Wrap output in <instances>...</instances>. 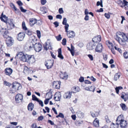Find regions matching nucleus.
I'll return each instance as SVG.
<instances>
[{
    "mask_svg": "<svg viewBox=\"0 0 128 128\" xmlns=\"http://www.w3.org/2000/svg\"><path fill=\"white\" fill-rule=\"evenodd\" d=\"M24 55L22 52H20L16 55V56L20 58L22 55Z\"/></svg>",
    "mask_w": 128,
    "mask_h": 128,
    "instance_id": "obj_45",
    "label": "nucleus"
},
{
    "mask_svg": "<svg viewBox=\"0 0 128 128\" xmlns=\"http://www.w3.org/2000/svg\"><path fill=\"white\" fill-rule=\"evenodd\" d=\"M102 45L101 44H98L95 49V51L99 52H100L102 51Z\"/></svg>",
    "mask_w": 128,
    "mask_h": 128,
    "instance_id": "obj_8",
    "label": "nucleus"
},
{
    "mask_svg": "<svg viewBox=\"0 0 128 128\" xmlns=\"http://www.w3.org/2000/svg\"><path fill=\"white\" fill-rule=\"evenodd\" d=\"M4 85H6V86H10L11 85L10 84L6 81H4Z\"/></svg>",
    "mask_w": 128,
    "mask_h": 128,
    "instance_id": "obj_51",
    "label": "nucleus"
},
{
    "mask_svg": "<svg viewBox=\"0 0 128 128\" xmlns=\"http://www.w3.org/2000/svg\"><path fill=\"white\" fill-rule=\"evenodd\" d=\"M16 3L19 6H22L23 4L22 2L20 0H18L17 1Z\"/></svg>",
    "mask_w": 128,
    "mask_h": 128,
    "instance_id": "obj_52",
    "label": "nucleus"
},
{
    "mask_svg": "<svg viewBox=\"0 0 128 128\" xmlns=\"http://www.w3.org/2000/svg\"><path fill=\"white\" fill-rule=\"evenodd\" d=\"M72 92H67L64 95V97L66 99L70 98L72 96Z\"/></svg>",
    "mask_w": 128,
    "mask_h": 128,
    "instance_id": "obj_15",
    "label": "nucleus"
},
{
    "mask_svg": "<svg viewBox=\"0 0 128 128\" xmlns=\"http://www.w3.org/2000/svg\"><path fill=\"white\" fill-rule=\"evenodd\" d=\"M39 104L42 107L44 106L43 102L41 100H39L38 101H37Z\"/></svg>",
    "mask_w": 128,
    "mask_h": 128,
    "instance_id": "obj_56",
    "label": "nucleus"
},
{
    "mask_svg": "<svg viewBox=\"0 0 128 128\" xmlns=\"http://www.w3.org/2000/svg\"><path fill=\"white\" fill-rule=\"evenodd\" d=\"M23 100V96L22 95L18 94L16 96L15 101L16 103H19L22 102Z\"/></svg>",
    "mask_w": 128,
    "mask_h": 128,
    "instance_id": "obj_4",
    "label": "nucleus"
},
{
    "mask_svg": "<svg viewBox=\"0 0 128 128\" xmlns=\"http://www.w3.org/2000/svg\"><path fill=\"white\" fill-rule=\"evenodd\" d=\"M58 82H54L53 86H55V88H56L59 89L60 88V86L59 84H58Z\"/></svg>",
    "mask_w": 128,
    "mask_h": 128,
    "instance_id": "obj_31",
    "label": "nucleus"
},
{
    "mask_svg": "<svg viewBox=\"0 0 128 128\" xmlns=\"http://www.w3.org/2000/svg\"><path fill=\"white\" fill-rule=\"evenodd\" d=\"M119 123L116 122V124H115L114 123H112V124L111 125V128H118Z\"/></svg>",
    "mask_w": 128,
    "mask_h": 128,
    "instance_id": "obj_33",
    "label": "nucleus"
},
{
    "mask_svg": "<svg viewBox=\"0 0 128 128\" xmlns=\"http://www.w3.org/2000/svg\"><path fill=\"white\" fill-rule=\"evenodd\" d=\"M58 56L61 59H63L64 57L62 54V51L61 48H59L58 50Z\"/></svg>",
    "mask_w": 128,
    "mask_h": 128,
    "instance_id": "obj_23",
    "label": "nucleus"
},
{
    "mask_svg": "<svg viewBox=\"0 0 128 128\" xmlns=\"http://www.w3.org/2000/svg\"><path fill=\"white\" fill-rule=\"evenodd\" d=\"M56 38L57 40L60 41L61 40L62 37H61V35L60 34H59L58 36H56Z\"/></svg>",
    "mask_w": 128,
    "mask_h": 128,
    "instance_id": "obj_49",
    "label": "nucleus"
},
{
    "mask_svg": "<svg viewBox=\"0 0 128 128\" xmlns=\"http://www.w3.org/2000/svg\"><path fill=\"white\" fill-rule=\"evenodd\" d=\"M48 48L50 50H52V49L51 45L50 43H49L48 46V44L46 42L45 46H44V48L46 50H48Z\"/></svg>",
    "mask_w": 128,
    "mask_h": 128,
    "instance_id": "obj_21",
    "label": "nucleus"
},
{
    "mask_svg": "<svg viewBox=\"0 0 128 128\" xmlns=\"http://www.w3.org/2000/svg\"><path fill=\"white\" fill-rule=\"evenodd\" d=\"M116 36L115 37L116 40L120 44L122 45L125 44L126 39L127 37L124 34L119 32L116 33Z\"/></svg>",
    "mask_w": 128,
    "mask_h": 128,
    "instance_id": "obj_1",
    "label": "nucleus"
},
{
    "mask_svg": "<svg viewBox=\"0 0 128 128\" xmlns=\"http://www.w3.org/2000/svg\"><path fill=\"white\" fill-rule=\"evenodd\" d=\"M73 92H72L74 93H76L78 92L80 90V89L78 87H74L72 88Z\"/></svg>",
    "mask_w": 128,
    "mask_h": 128,
    "instance_id": "obj_27",
    "label": "nucleus"
},
{
    "mask_svg": "<svg viewBox=\"0 0 128 128\" xmlns=\"http://www.w3.org/2000/svg\"><path fill=\"white\" fill-rule=\"evenodd\" d=\"M88 56L91 60H93V58L92 55L89 54L88 55Z\"/></svg>",
    "mask_w": 128,
    "mask_h": 128,
    "instance_id": "obj_60",
    "label": "nucleus"
},
{
    "mask_svg": "<svg viewBox=\"0 0 128 128\" xmlns=\"http://www.w3.org/2000/svg\"><path fill=\"white\" fill-rule=\"evenodd\" d=\"M27 62L30 64H32L35 62V59L33 57L29 56Z\"/></svg>",
    "mask_w": 128,
    "mask_h": 128,
    "instance_id": "obj_18",
    "label": "nucleus"
},
{
    "mask_svg": "<svg viewBox=\"0 0 128 128\" xmlns=\"http://www.w3.org/2000/svg\"><path fill=\"white\" fill-rule=\"evenodd\" d=\"M0 19L2 21L6 23L7 22V20L8 17H7L5 15H4L3 12L2 13L1 15Z\"/></svg>",
    "mask_w": 128,
    "mask_h": 128,
    "instance_id": "obj_14",
    "label": "nucleus"
},
{
    "mask_svg": "<svg viewBox=\"0 0 128 128\" xmlns=\"http://www.w3.org/2000/svg\"><path fill=\"white\" fill-rule=\"evenodd\" d=\"M120 75V73H116L114 75V80L115 81H116L119 78Z\"/></svg>",
    "mask_w": 128,
    "mask_h": 128,
    "instance_id": "obj_26",
    "label": "nucleus"
},
{
    "mask_svg": "<svg viewBox=\"0 0 128 128\" xmlns=\"http://www.w3.org/2000/svg\"><path fill=\"white\" fill-rule=\"evenodd\" d=\"M120 105L123 110H126L127 109V108L125 104L122 103L120 104Z\"/></svg>",
    "mask_w": 128,
    "mask_h": 128,
    "instance_id": "obj_30",
    "label": "nucleus"
},
{
    "mask_svg": "<svg viewBox=\"0 0 128 128\" xmlns=\"http://www.w3.org/2000/svg\"><path fill=\"white\" fill-rule=\"evenodd\" d=\"M58 12L60 14H63L64 12L62 8H60L58 10Z\"/></svg>",
    "mask_w": 128,
    "mask_h": 128,
    "instance_id": "obj_57",
    "label": "nucleus"
},
{
    "mask_svg": "<svg viewBox=\"0 0 128 128\" xmlns=\"http://www.w3.org/2000/svg\"><path fill=\"white\" fill-rule=\"evenodd\" d=\"M90 113L92 116L94 118L98 116L99 115V112H95V113L90 112Z\"/></svg>",
    "mask_w": 128,
    "mask_h": 128,
    "instance_id": "obj_22",
    "label": "nucleus"
},
{
    "mask_svg": "<svg viewBox=\"0 0 128 128\" xmlns=\"http://www.w3.org/2000/svg\"><path fill=\"white\" fill-rule=\"evenodd\" d=\"M46 8L45 7H43L40 8V10L42 11H43V13H46V12L45 11V10L46 9Z\"/></svg>",
    "mask_w": 128,
    "mask_h": 128,
    "instance_id": "obj_54",
    "label": "nucleus"
},
{
    "mask_svg": "<svg viewBox=\"0 0 128 128\" xmlns=\"http://www.w3.org/2000/svg\"><path fill=\"white\" fill-rule=\"evenodd\" d=\"M25 30L26 33L28 35L30 36L32 34V32L30 30H28L27 29L26 30Z\"/></svg>",
    "mask_w": 128,
    "mask_h": 128,
    "instance_id": "obj_40",
    "label": "nucleus"
},
{
    "mask_svg": "<svg viewBox=\"0 0 128 128\" xmlns=\"http://www.w3.org/2000/svg\"><path fill=\"white\" fill-rule=\"evenodd\" d=\"M61 94L60 93L58 92L56 93L54 95V99L56 101H59L61 98Z\"/></svg>",
    "mask_w": 128,
    "mask_h": 128,
    "instance_id": "obj_7",
    "label": "nucleus"
},
{
    "mask_svg": "<svg viewBox=\"0 0 128 128\" xmlns=\"http://www.w3.org/2000/svg\"><path fill=\"white\" fill-rule=\"evenodd\" d=\"M25 36V34L24 32H20L18 34L17 39L18 40L22 41L23 40Z\"/></svg>",
    "mask_w": 128,
    "mask_h": 128,
    "instance_id": "obj_6",
    "label": "nucleus"
},
{
    "mask_svg": "<svg viewBox=\"0 0 128 128\" xmlns=\"http://www.w3.org/2000/svg\"><path fill=\"white\" fill-rule=\"evenodd\" d=\"M37 34L38 38H40L41 37V34L40 31L38 30H37L36 31Z\"/></svg>",
    "mask_w": 128,
    "mask_h": 128,
    "instance_id": "obj_50",
    "label": "nucleus"
},
{
    "mask_svg": "<svg viewBox=\"0 0 128 128\" xmlns=\"http://www.w3.org/2000/svg\"><path fill=\"white\" fill-rule=\"evenodd\" d=\"M67 20L66 18H63V21L62 22V24L63 25H66L68 24H67Z\"/></svg>",
    "mask_w": 128,
    "mask_h": 128,
    "instance_id": "obj_44",
    "label": "nucleus"
},
{
    "mask_svg": "<svg viewBox=\"0 0 128 128\" xmlns=\"http://www.w3.org/2000/svg\"><path fill=\"white\" fill-rule=\"evenodd\" d=\"M123 3H122V4L123 5L124 4V6H127L128 3V2H127L125 0H123Z\"/></svg>",
    "mask_w": 128,
    "mask_h": 128,
    "instance_id": "obj_58",
    "label": "nucleus"
},
{
    "mask_svg": "<svg viewBox=\"0 0 128 128\" xmlns=\"http://www.w3.org/2000/svg\"><path fill=\"white\" fill-rule=\"evenodd\" d=\"M120 125L122 128H126L127 125V121L126 120H122V121L120 122L119 124Z\"/></svg>",
    "mask_w": 128,
    "mask_h": 128,
    "instance_id": "obj_9",
    "label": "nucleus"
},
{
    "mask_svg": "<svg viewBox=\"0 0 128 128\" xmlns=\"http://www.w3.org/2000/svg\"><path fill=\"white\" fill-rule=\"evenodd\" d=\"M20 8L21 11L22 12H25L27 11V10H26L24 9L22 6H20Z\"/></svg>",
    "mask_w": 128,
    "mask_h": 128,
    "instance_id": "obj_53",
    "label": "nucleus"
},
{
    "mask_svg": "<svg viewBox=\"0 0 128 128\" xmlns=\"http://www.w3.org/2000/svg\"><path fill=\"white\" fill-rule=\"evenodd\" d=\"M104 16L105 17L108 19H109L110 17V15L109 14L106 13L105 14Z\"/></svg>",
    "mask_w": 128,
    "mask_h": 128,
    "instance_id": "obj_62",
    "label": "nucleus"
},
{
    "mask_svg": "<svg viewBox=\"0 0 128 128\" xmlns=\"http://www.w3.org/2000/svg\"><path fill=\"white\" fill-rule=\"evenodd\" d=\"M59 117H60L61 118H64V115L62 113H60L59 114L56 116V118H58Z\"/></svg>",
    "mask_w": 128,
    "mask_h": 128,
    "instance_id": "obj_37",
    "label": "nucleus"
},
{
    "mask_svg": "<svg viewBox=\"0 0 128 128\" xmlns=\"http://www.w3.org/2000/svg\"><path fill=\"white\" fill-rule=\"evenodd\" d=\"M29 70L28 68L26 66H24V72L25 73L27 72Z\"/></svg>",
    "mask_w": 128,
    "mask_h": 128,
    "instance_id": "obj_47",
    "label": "nucleus"
},
{
    "mask_svg": "<svg viewBox=\"0 0 128 128\" xmlns=\"http://www.w3.org/2000/svg\"><path fill=\"white\" fill-rule=\"evenodd\" d=\"M5 70L6 74L9 76L10 75L12 72V70L10 68H7Z\"/></svg>",
    "mask_w": 128,
    "mask_h": 128,
    "instance_id": "obj_17",
    "label": "nucleus"
},
{
    "mask_svg": "<svg viewBox=\"0 0 128 128\" xmlns=\"http://www.w3.org/2000/svg\"><path fill=\"white\" fill-rule=\"evenodd\" d=\"M34 108V104L32 103H30L28 106V110H32Z\"/></svg>",
    "mask_w": 128,
    "mask_h": 128,
    "instance_id": "obj_25",
    "label": "nucleus"
},
{
    "mask_svg": "<svg viewBox=\"0 0 128 128\" xmlns=\"http://www.w3.org/2000/svg\"><path fill=\"white\" fill-rule=\"evenodd\" d=\"M10 7L14 9L15 11L17 10V8L15 5L12 3H10Z\"/></svg>",
    "mask_w": 128,
    "mask_h": 128,
    "instance_id": "obj_39",
    "label": "nucleus"
},
{
    "mask_svg": "<svg viewBox=\"0 0 128 128\" xmlns=\"http://www.w3.org/2000/svg\"><path fill=\"white\" fill-rule=\"evenodd\" d=\"M79 81L80 82H82L84 81V77L81 76L79 79Z\"/></svg>",
    "mask_w": 128,
    "mask_h": 128,
    "instance_id": "obj_63",
    "label": "nucleus"
},
{
    "mask_svg": "<svg viewBox=\"0 0 128 128\" xmlns=\"http://www.w3.org/2000/svg\"><path fill=\"white\" fill-rule=\"evenodd\" d=\"M30 128H38V127L36 123H33L31 125Z\"/></svg>",
    "mask_w": 128,
    "mask_h": 128,
    "instance_id": "obj_48",
    "label": "nucleus"
},
{
    "mask_svg": "<svg viewBox=\"0 0 128 128\" xmlns=\"http://www.w3.org/2000/svg\"><path fill=\"white\" fill-rule=\"evenodd\" d=\"M56 18L61 19L62 18V16L58 14L56 16Z\"/></svg>",
    "mask_w": 128,
    "mask_h": 128,
    "instance_id": "obj_64",
    "label": "nucleus"
},
{
    "mask_svg": "<svg viewBox=\"0 0 128 128\" xmlns=\"http://www.w3.org/2000/svg\"><path fill=\"white\" fill-rule=\"evenodd\" d=\"M12 88H14L15 90H18L21 88L20 84L16 82H14L12 84Z\"/></svg>",
    "mask_w": 128,
    "mask_h": 128,
    "instance_id": "obj_3",
    "label": "nucleus"
},
{
    "mask_svg": "<svg viewBox=\"0 0 128 128\" xmlns=\"http://www.w3.org/2000/svg\"><path fill=\"white\" fill-rule=\"evenodd\" d=\"M54 24L55 25V27L56 28L58 27L59 26V23L57 21L54 22Z\"/></svg>",
    "mask_w": 128,
    "mask_h": 128,
    "instance_id": "obj_61",
    "label": "nucleus"
},
{
    "mask_svg": "<svg viewBox=\"0 0 128 128\" xmlns=\"http://www.w3.org/2000/svg\"><path fill=\"white\" fill-rule=\"evenodd\" d=\"M29 56L27 54H24L22 55L20 58L21 60L24 62H27Z\"/></svg>",
    "mask_w": 128,
    "mask_h": 128,
    "instance_id": "obj_13",
    "label": "nucleus"
},
{
    "mask_svg": "<svg viewBox=\"0 0 128 128\" xmlns=\"http://www.w3.org/2000/svg\"><path fill=\"white\" fill-rule=\"evenodd\" d=\"M54 64L53 60H49L47 61L45 64V65L47 69H50L51 68Z\"/></svg>",
    "mask_w": 128,
    "mask_h": 128,
    "instance_id": "obj_5",
    "label": "nucleus"
},
{
    "mask_svg": "<svg viewBox=\"0 0 128 128\" xmlns=\"http://www.w3.org/2000/svg\"><path fill=\"white\" fill-rule=\"evenodd\" d=\"M68 75L66 72L63 73L61 72L60 74V77L62 79H67L68 78Z\"/></svg>",
    "mask_w": 128,
    "mask_h": 128,
    "instance_id": "obj_11",
    "label": "nucleus"
},
{
    "mask_svg": "<svg viewBox=\"0 0 128 128\" xmlns=\"http://www.w3.org/2000/svg\"><path fill=\"white\" fill-rule=\"evenodd\" d=\"M36 22V19L32 18L29 19L30 24V26H33Z\"/></svg>",
    "mask_w": 128,
    "mask_h": 128,
    "instance_id": "obj_12",
    "label": "nucleus"
},
{
    "mask_svg": "<svg viewBox=\"0 0 128 128\" xmlns=\"http://www.w3.org/2000/svg\"><path fill=\"white\" fill-rule=\"evenodd\" d=\"M46 95L47 96H48V99L50 100L52 98V93L48 92L46 94Z\"/></svg>",
    "mask_w": 128,
    "mask_h": 128,
    "instance_id": "obj_35",
    "label": "nucleus"
},
{
    "mask_svg": "<svg viewBox=\"0 0 128 128\" xmlns=\"http://www.w3.org/2000/svg\"><path fill=\"white\" fill-rule=\"evenodd\" d=\"M32 44L33 45V48L36 52H39L41 50L42 46L40 43H37L36 42L34 43L32 42Z\"/></svg>",
    "mask_w": 128,
    "mask_h": 128,
    "instance_id": "obj_2",
    "label": "nucleus"
},
{
    "mask_svg": "<svg viewBox=\"0 0 128 128\" xmlns=\"http://www.w3.org/2000/svg\"><path fill=\"white\" fill-rule=\"evenodd\" d=\"M122 117H123L121 115L118 117L116 120V122L118 123V122H120L122 121V120H124L122 119Z\"/></svg>",
    "mask_w": 128,
    "mask_h": 128,
    "instance_id": "obj_29",
    "label": "nucleus"
},
{
    "mask_svg": "<svg viewBox=\"0 0 128 128\" xmlns=\"http://www.w3.org/2000/svg\"><path fill=\"white\" fill-rule=\"evenodd\" d=\"M123 56L125 58H128V52H125L123 54Z\"/></svg>",
    "mask_w": 128,
    "mask_h": 128,
    "instance_id": "obj_36",
    "label": "nucleus"
},
{
    "mask_svg": "<svg viewBox=\"0 0 128 128\" xmlns=\"http://www.w3.org/2000/svg\"><path fill=\"white\" fill-rule=\"evenodd\" d=\"M36 23L37 25L40 26L42 24V21L40 20H36Z\"/></svg>",
    "mask_w": 128,
    "mask_h": 128,
    "instance_id": "obj_46",
    "label": "nucleus"
},
{
    "mask_svg": "<svg viewBox=\"0 0 128 128\" xmlns=\"http://www.w3.org/2000/svg\"><path fill=\"white\" fill-rule=\"evenodd\" d=\"M0 32H1L2 34L4 32V31L7 30V29L5 28H2L0 26Z\"/></svg>",
    "mask_w": 128,
    "mask_h": 128,
    "instance_id": "obj_38",
    "label": "nucleus"
},
{
    "mask_svg": "<svg viewBox=\"0 0 128 128\" xmlns=\"http://www.w3.org/2000/svg\"><path fill=\"white\" fill-rule=\"evenodd\" d=\"M105 119L107 123L110 122V120L109 119L108 116H106L105 117Z\"/></svg>",
    "mask_w": 128,
    "mask_h": 128,
    "instance_id": "obj_59",
    "label": "nucleus"
},
{
    "mask_svg": "<svg viewBox=\"0 0 128 128\" xmlns=\"http://www.w3.org/2000/svg\"><path fill=\"white\" fill-rule=\"evenodd\" d=\"M92 88H93V90H92L91 89H90V88L88 87H86L85 89V90H89L90 91H92L93 92H94L95 90V88L94 87V86H90V88L91 89Z\"/></svg>",
    "mask_w": 128,
    "mask_h": 128,
    "instance_id": "obj_28",
    "label": "nucleus"
},
{
    "mask_svg": "<svg viewBox=\"0 0 128 128\" xmlns=\"http://www.w3.org/2000/svg\"><path fill=\"white\" fill-rule=\"evenodd\" d=\"M122 89V86H118L116 87L115 88L116 93L117 94H118L119 90H121Z\"/></svg>",
    "mask_w": 128,
    "mask_h": 128,
    "instance_id": "obj_34",
    "label": "nucleus"
},
{
    "mask_svg": "<svg viewBox=\"0 0 128 128\" xmlns=\"http://www.w3.org/2000/svg\"><path fill=\"white\" fill-rule=\"evenodd\" d=\"M93 124L95 127H98L99 126V121L97 118H96L93 122Z\"/></svg>",
    "mask_w": 128,
    "mask_h": 128,
    "instance_id": "obj_20",
    "label": "nucleus"
},
{
    "mask_svg": "<svg viewBox=\"0 0 128 128\" xmlns=\"http://www.w3.org/2000/svg\"><path fill=\"white\" fill-rule=\"evenodd\" d=\"M32 100H35L36 101H38L39 99L35 95H33L32 96Z\"/></svg>",
    "mask_w": 128,
    "mask_h": 128,
    "instance_id": "obj_41",
    "label": "nucleus"
},
{
    "mask_svg": "<svg viewBox=\"0 0 128 128\" xmlns=\"http://www.w3.org/2000/svg\"><path fill=\"white\" fill-rule=\"evenodd\" d=\"M68 33L67 32V36L69 38H73L75 36V34L74 32L72 31H69Z\"/></svg>",
    "mask_w": 128,
    "mask_h": 128,
    "instance_id": "obj_16",
    "label": "nucleus"
},
{
    "mask_svg": "<svg viewBox=\"0 0 128 128\" xmlns=\"http://www.w3.org/2000/svg\"><path fill=\"white\" fill-rule=\"evenodd\" d=\"M77 115L79 118H82L84 117V114L83 112H81L80 111H78L76 112Z\"/></svg>",
    "mask_w": 128,
    "mask_h": 128,
    "instance_id": "obj_24",
    "label": "nucleus"
},
{
    "mask_svg": "<svg viewBox=\"0 0 128 128\" xmlns=\"http://www.w3.org/2000/svg\"><path fill=\"white\" fill-rule=\"evenodd\" d=\"M101 40V36L100 35L94 37L92 39V41L94 42L98 43Z\"/></svg>",
    "mask_w": 128,
    "mask_h": 128,
    "instance_id": "obj_10",
    "label": "nucleus"
},
{
    "mask_svg": "<svg viewBox=\"0 0 128 128\" xmlns=\"http://www.w3.org/2000/svg\"><path fill=\"white\" fill-rule=\"evenodd\" d=\"M66 39L65 38H64L62 40V44L64 45H65L66 44Z\"/></svg>",
    "mask_w": 128,
    "mask_h": 128,
    "instance_id": "obj_55",
    "label": "nucleus"
},
{
    "mask_svg": "<svg viewBox=\"0 0 128 128\" xmlns=\"http://www.w3.org/2000/svg\"><path fill=\"white\" fill-rule=\"evenodd\" d=\"M6 44L7 46L10 47L11 46L12 44V39L9 38L6 41Z\"/></svg>",
    "mask_w": 128,
    "mask_h": 128,
    "instance_id": "obj_19",
    "label": "nucleus"
},
{
    "mask_svg": "<svg viewBox=\"0 0 128 128\" xmlns=\"http://www.w3.org/2000/svg\"><path fill=\"white\" fill-rule=\"evenodd\" d=\"M65 25L64 26L65 29V32H68V27L69 26V25L68 24H67L66 25Z\"/></svg>",
    "mask_w": 128,
    "mask_h": 128,
    "instance_id": "obj_42",
    "label": "nucleus"
},
{
    "mask_svg": "<svg viewBox=\"0 0 128 128\" xmlns=\"http://www.w3.org/2000/svg\"><path fill=\"white\" fill-rule=\"evenodd\" d=\"M22 26L23 29L24 30H26L27 28L26 27L25 22H23L22 24Z\"/></svg>",
    "mask_w": 128,
    "mask_h": 128,
    "instance_id": "obj_43",
    "label": "nucleus"
},
{
    "mask_svg": "<svg viewBox=\"0 0 128 128\" xmlns=\"http://www.w3.org/2000/svg\"><path fill=\"white\" fill-rule=\"evenodd\" d=\"M2 34L4 38H7L8 37H9L8 35L9 33L8 30H6Z\"/></svg>",
    "mask_w": 128,
    "mask_h": 128,
    "instance_id": "obj_32",
    "label": "nucleus"
}]
</instances>
